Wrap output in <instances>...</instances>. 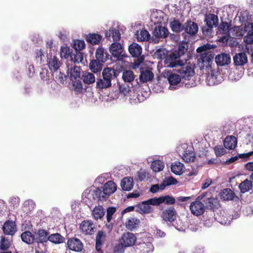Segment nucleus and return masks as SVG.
I'll return each mask as SVG.
<instances>
[{"label": "nucleus", "instance_id": "f257e3e1", "mask_svg": "<svg viewBox=\"0 0 253 253\" xmlns=\"http://www.w3.org/2000/svg\"><path fill=\"white\" fill-rule=\"evenodd\" d=\"M186 62V60H175L167 63L168 67L175 68V70L180 74L181 78L188 80L194 75V70L190 65L184 66Z\"/></svg>", "mask_w": 253, "mask_h": 253}, {"label": "nucleus", "instance_id": "f03ea898", "mask_svg": "<svg viewBox=\"0 0 253 253\" xmlns=\"http://www.w3.org/2000/svg\"><path fill=\"white\" fill-rule=\"evenodd\" d=\"M179 153L182 160L187 163L193 162L196 159L193 146L184 143L181 145Z\"/></svg>", "mask_w": 253, "mask_h": 253}, {"label": "nucleus", "instance_id": "7ed1b4c3", "mask_svg": "<svg viewBox=\"0 0 253 253\" xmlns=\"http://www.w3.org/2000/svg\"><path fill=\"white\" fill-rule=\"evenodd\" d=\"M200 58L198 59L201 69H206V72H209L211 68V60L213 56L211 52H202Z\"/></svg>", "mask_w": 253, "mask_h": 253}, {"label": "nucleus", "instance_id": "20e7f679", "mask_svg": "<svg viewBox=\"0 0 253 253\" xmlns=\"http://www.w3.org/2000/svg\"><path fill=\"white\" fill-rule=\"evenodd\" d=\"M202 199L201 196H199L196 200L192 202L190 206V210L191 213L196 216H199L203 214L205 211V206L201 201Z\"/></svg>", "mask_w": 253, "mask_h": 253}, {"label": "nucleus", "instance_id": "39448f33", "mask_svg": "<svg viewBox=\"0 0 253 253\" xmlns=\"http://www.w3.org/2000/svg\"><path fill=\"white\" fill-rule=\"evenodd\" d=\"M136 237L130 232H126L123 234L119 242L122 247L127 248L133 246L136 241Z\"/></svg>", "mask_w": 253, "mask_h": 253}, {"label": "nucleus", "instance_id": "423d86ee", "mask_svg": "<svg viewBox=\"0 0 253 253\" xmlns=\"http://www.w3.org/2000/svg\"><path fill=\"white\" fill-rule=\"evenodd\" d=\"M117 190V185L112 181H108L105 183L103 186L100 189V196L102 201L110 195L114 193Z\"/></svg>", "mask_w": 253, "mask_h": 253}, {"label": "nucleus", "instance_id": "0eeeda50", "mask_svg": "<svg viewBox=\"0 0 253 253\" xmlns=\"http://www.w3.org/2000/svg\"><path fill=\"white\" fill-rule=\"evenodd\" d=\"M187 43L186 42H182L178 45V49L175 50L171 53L169 56V58L167 59L168 62L170 61L178 60L177 59L181 56L183 55L187 50Z\"/></svg>", "mask_w": 253, "mask_h": 253}, {"label": "nucleus", "instance_id": "6e6552de", "mask_svg": "<svg viewBox=\"0 0 253 253\" xmlns=\"http://www.w3.org/2000/svg\"><path fill=\"white\" fill-rule=\"evenodd\" d=\"M100 193V189L99 188L86 189L83 193V196L91 202H93L95 200L102 201Z\"/></svg>", "mask_w": 253, "mask_h": 253}, {"label": "nucleus", "instance_id": "1a4fd4ad", "mask_svg": "<svg viewBox=\"0 0 253 253\" xmlns=\"http://www.w3.org/2000/svg\"><path fill=\"white\" fill-rule=\"evenodd\" d=\"M67 246L68 248L76 252H81L83 249V244L81 240L77 238H72L68 240Z\"/></svg>", "mask_w": 253, "mask_h": 253}, {"label": "nucleus", "instance_id": "9d476101", "mask_svg": "<svg viewBox=\"0 0 253 253\" xmlns=\"http://www.w3.org/2000/svg\"><path fill=\"white\" fill-rule=\"evenodd\" d=\"M82 232L85 235H91L95 232V226L93 222L87 220L83 221L80 226Z\"/></svg>", "mask_w": 253, "mask_h": 253}, {"label": "nucleus", "instance_id": "9b49d317", "mask_svg": "<svg viewBox=\"0 0 253 253\" xmlns=\"http://www.w3.org/2000/svg\"><path fill=\"white\" fill-rule=\"evenodd\" d=\"M148 162L151 163V169L155 172H158L162 171L164 168V163L160 160H158L157 156H154L152 158H148Z\"/></svg>", "mask_w": 253, "mask_h": 253}, {"label": "nucleus", "instance_id": "f8f14e48", "mask_svg": "<svg viewBox=\"0 0 253 253\" xmlns=\"http://www.w3.org/2000/svg\"><path fill=\"white\" fill-rule=\"evenodd\" d=\"M161 216L164 220L172 222L176 219V213L174 209L170 207L164 210Z\"/></svg>", "mask_w": 253, "mask_h": 253}, {"label": "nucleus", "instance_id": "ddd939ff", "mask_svg": "<svg viewBox=\"0 0 253 253\" xmlns=\"http://www.w3.org/2000/svg\"><path fill=\"white\" fill-rule=\"evenodd\" d=\"M175 199L169 196H161L159 198H153L150 201L152 204L158 205L162 203H165L168 205H172L175 203Z\"/></svg>", "mask_w": 253, "mask_h": 253}, {"label": "nucleus", "instance_id": "4468645a", "mask_svg": "<svg viewBox=\"0 0 253 253\" xmlns=\"http://www.w3.org/2000/svg\"><path fill=\"white\" fill-rule=\"evenodd\" d=\"M215 62L218 65L225 66L231 62V57L229 54L222 53L215 57Z\"/></svg>", "mask_w": 253, "mask_h": 253}, {"label": "nucleus", "instance_id": "2eb2a0df", "mask_svg": "<svg viewBox=\"0 0 253 253\" xmlns=\"http://www.w3.org/2000/svg\"><path fill=\"white\" fill-rule=\"evenodd\" d=\"M233 61L236 66H243L248 62V57L245 52H240L235 55Z\"/></svg>", "mask_w": 253, "mask_h": 253}, {"label": "nucleus", "instance_id": "dca6fc26", "mask_svg": "<svg viewBox=\"0 0 253 253\" xmlns=\"http://www.w3.org/2000/svg\"><path fill=\"white\" fill-rule=\"evenodd\" d=\"M153 34L157 38H165L168 36L169 31L165 27L159 25L155 27Z\"/></svg>", "mask_w": 253, "mask_h": 253}, {"label": "nucleus", "instance_id": "f3484780", "mask_svg": "<svg viewBox=\"0 0 253 253\" xmlns=\"http://www.w3.org/2000/svg\"><path fill=\"white\" fill-rule=\"evenodd\" d=\"M2 229L5 234L12 235L16 231V224L12 221H7L4 223Z\"/></svg>", "mask_w": 253, "mask_h": 253}, {"label": "nucleus", "instance_id": "a211bd4d", "mask_svg": "<svg viewBox=\"0 0 253 253\" xmlns=\"http://www.w3.org/2000/svg\"><path fill=\"white\" fill-rule=\"evenodd\" d=\"M184 30L188 34L194 35L198 31V26L197 23L193 21H188L184 26Z\"/></svg>", "mask_w": 253, "mask_h": 253}, {"label": "nucleus", "instance_id": "6ab92c4d", "mask_svg": "<svg viewBox=\"0 0 253 253\" xmlns=\"http://www.w3.org/2000/svg\"><path fill=\"white\" fill-rule=\"evenodd\" d=\"M110 51L114 57L119 58L123 56V48L120 43L115 42L110 47Z\"/></svg>", "mask_w": 253, "mask_h": 253}, {"label": "nucleus", "instance_id": "aec40b11", "mask_svg": "<svg viewBox=\"0 0 253 253\" xmlns=\"http://www.w3.org/2000/svg\"><path fill=\"white\" fill-rule=\"evenodd\" d=\"M211 71V73H209L207 76L206 82L209 85H213L215 84H218L220 83V81L218 80V73L215 71Z\"/></svg>", "mask_w": 253, "mask_h": 253}, {"label": "nucleus", "instance_id": "412c9836", "mask_svg": "<svg viewBox=\"0 0 253 253\" xmlns=\"http://www.w3.org/2000/svg\"><path fill=\"white\" fill-rule=\"evenodd\" d=\"M48 232L44 229H40L36 233V239L37 242L43 243L49 239Z\"/></svg>", "mask_w": 253, "mask_h": 253}, {"label": "nucleus", "instance_id": "4be33fe9", "mask_svg": "<svg viewBox=\"0 0 253 253\" xmlns=\"http://www.w3.org/2000/svg\"><path fill=\"white\" fill-rule=\"evenodd\" d=\"M48 65L51 71H57L61 65L60 61L55 56H51L48 58Z\"/></svg>", "mask_w": 253, "mask_h": 253}, {"label": "nucleus", "instance_id": "5701e85b", "mask_svg": "<svg viewBox=\"0 0 253 253\" xmlns=\"http://www.w3.org/2000/svg\"><path fill=\"white\" fill-rule=\"evenodd\" d=\"M154 75L152 72L149 69H146L141 71L139 80L142 83H146L151 81Z\"/></svg>", "mask_w": 253, "mask_h": 253}, {"label": "nucleus", "instance_id": "b1692460", "mask_svg": "<svg viewBox=\"0 0 253 253\" xmlns=\"http://www.w3.org/2000/svg\"><path fill=\"white\" fill-rule=\"evenodd\" d=\"M134 185L133 180L130 177H125L122 179L121 186L124 191H130Z\"/></svg>", "mask_w": 253, "mask_h": 253}, {"label": "nucleus", "instance_id": "393cba45", "mask_svg": "<svg viewBox=\"0 0 253 253\" xmlns=\"http://www.w3.org/2000/svg\"><path fill=\"white\" fill-rule=\"evenodd\" d=\"M128 50L132 57H138L141 55L142 49L140 45L134 42L129 45Z\"/></svg>", "mask_w": 253, "mask_h": 253}, {"label": "nucleus", "instance_id": "a878e982", "mask_svg": "<svg viewBox=\"0 0 253 253\" xmlns=\"http://www.w3.org/2000/svg\"><path fill=\"white\" fill-rule=\"evenodd\" d=\"M153 198L144 201L139 205V208L142 212L144 213H150L153 211V208L151 205L157 206V204L151 203L152 202L150 201Z\"/></svg>", "mask_w": 253, "mask_h": 253}, {"label": "nucleus", "instance_id": "bb28decb", "mask_svg": "<svg viewBox=\"0 0 253 253\" xmlns=\"http://www.w3.org/2000/svg\"><path fill=\"white\" fill-rule=\"evenodd\" d=\"M96 58L100 62H105L109 59V54L102 47H99L95 53Z\"/></svg>", "mask_w": 253, "mask_h": 253}, {"label": "nucleus", "instance_id": "cd10ccee", "mask_svg": "<svg viewBox=\"0 0 253 253\" xmlns=\"http://www.w3.org/2000/svg\"><path fill=\"white\" fill-rule=\"evenodd\" d=\"M102 36L100 35L95 33L89 34L86 36V41L93 45L100 43Z\"/></svg>", "mask_w": 253, "mask_h": 253}, {"label": "nucleus", "instance_id": "c85d7f7f", "mask_svg": "<svg viewBox=\"0 0 253 253\" xmlns=\"http://www.w3.org/2000/svg\"><path fill=\"white\" fill-rule=\"evenodd\" d=\"M237 142V140L235 136H228L224 139V146L227 149H233L236 146Z\"/></svg>", "mask_w": 253, "mask_h": 253}, {"label": "nucleus", "instance_id": "c756f323", "mask_svg": "<svg viewBox=\"0 0 253 253\" xmlns=\"http://www.w3.org/2000/svg\"><path fill=\"white\" fill-rule=\"evenodd\" d=\"M185 167L183 164L179 162H176L171 166V170L176 175H181L185 171Z\"/></svg>", "mask_w": 253, "mask_h": 253}, {"label": "nucleus", "instance_id": "7c9ffc66", "mask_svg": "<svg viewBox=\"0 0 253 253\" xmlns=\"http://www.w3.org/2000/svg\"><path fill=\"white\" fill-rule=\"evenodd\" d=\"M102 76L104 78L111 82V80L116 77V72L113 69L106 68L102 72Z\"/></svg>", "mask_w": 253, "mask_h": 253}, {"label": "nucleus", "instance_id": "2f4dec72", "mask_svg": "<svg viewBox=\"0 0 253 253\" xmlns=\"http://www.w3.org/2000/svg\"><path fill=\"white\" fill-rule=\"evenodd\" d=\"M106 235L100 230L99 231L96 237V249L99 251L101 249L102 244L105 241Z\"/></svg>", "mask_w": 253, "mask_h": 253}, {"label": "nucleus", "instance_id": "473e14b6", "mask_svg": "<svg viewBox=\"0 0 253 253\" xmlns=\"http://www.w3.org/2000/svg\"><path fill=\"white\" fill-rule=\"evenodd\" d=\"M206 21L208 26L211 28L213 26H216L218 23L217 16L213 14H209L206 16Z\"/></svg>", "mask_w": 253, "mask_h": 253}, {"label": "nucleus", "instance_id": "72a5a7b5", "mask_svg": "<svg viewBox=\"0 0 253 253\" xmlns=\"http://www.w3.org/2000/svg\"><path fill=\"white\" fill-rule=\"evenodd\" d=\"M179 8L182 11V14L186 15L191 10V4L188 0H181L179 2Z\"/></svg>", "mask_w": 253, "mask_h": 253}, {"label": "nucleus", "instance_id": "f704fd0d", "mask_svg": "<svg viewBox=\"0 0 253 253\" xmlns=\"http://www.w3.org/2000/svg\"><path fill=\"white\" fill-rule=\"evenodd\" d=\"M105 36L106 38H109L112 36L114 41H118L121 38V34L118 30L111 28L105 33Z\"/></svg>", "mask_w": 253, "mask_h": 253}, {"label": "nucleus", "instance_id": "c9c22d12", "mask_svg": "<svg viewBox=\"0 0 253 253\" xmlns=\"http://www.w3.org/2000/svg\"><path fill=\"white\" fill-rule=\"evenodd\" d=\"M168 80L170 84V89H173L174 87L172 86L177 85L180 83L181 77L175 74H171L168 77Z\"/></svg>", "mask_w": 253, "mask_h": 253}, {"label": "nucleus", "instance_id": "e433bc0d", "mask_svg": "<svg viewBox=\"0 0 253 253\" xmlns=\"http://www.w3.org/2000/svg\"><path fill=\"white\" fill-rule=\"evenodd\" d=\"M104 210L101 206L95 207L92 211V215L96 220L101 219L104 216Z\"/></svg>", "mask_w": 253, "mask_h": 253}, {"label": "nucleus", "instance_id": "4c0bfd02", "mask_svg": "<svg viewBox=\"0 0 253 253\" xmlns=\"http://www.w3.org/2000/svg\"><path fill=\"white\" fill-rule=\"evenodd\" d=\"M139 224V219L134 217L129 218L126 223V228L130 230L137 227Z\"/></svg>", "mask_w": 253, "mask_h": 253}, {"label": "nucleus", "instance_id": "58836bf2", "mask_svg": "<svg viewBox=\"0 0 253 253\" xmlns=\"http://www.w3.org/2000/svg\"><path fill=\"white\" fill-rule=\"evenodd\" d=\"M48 241L55 244H59L65 242V238L59 233H54L49 235Z\"/></svg>", "mask_w": 253, "mask_h": 253}, {"label": "nucleus", "instance_id": "ea45409f", "mask_svg": "<svg viewBox=\"0 0 253 253\" xmlns=\"http://www.w3.org/2000/svg\"><path fill=\"white\" fill-rule=\"evenodd\" d=\"M220 197L224 201L232 200L234 197V193L231 190L226 188L220 193Z\"/></svg>", "mask_w": 253, "mask_h": 253}, {"label": "nucleus", "instance_id": "a19ab883", "mask_svg": "<svg viewBox=\"0 0 253 253\" xmlns=\"http://www.w3.org/2000/svg\"><path fill=\"white\" fill-rule=\"evenodd\" d=\"M154 249L153 245L150 242L143 243L139 246L141 253H152L154 251Z\"/></svg>", "mask_w": 253, "mask_h": 253}, {"label": "nucleus", "instance_id": "79ce46f5", "mask_svg": "<svg viewBox=\"0 0 253 253\" xmlns=\"http://www.w3.org/2000/svg\"><path fill=\"white\" fill-rule=\"evenodd\" d=\"M244 41L246 44L245 51L248 53H250V50L252 51V50L250 45L253 44V34L248 33V34L244 38Z\"/></svg>", "mask_w": 253, "mask_h": 253}, {"label": "nucleus", "instance_id": "37998d69", "mask_svg": "<svg viewBox=\"0 0 253 253\" xmlns=\"http://www.w3.org/2000/svg\"><path fill=\"white\" fill-rule=\"evenodd\" d=\"M21 238L24 242L28 244L33 243L35 240L34 236L30 231L23 232L21 235Z\"/></svg>", "mask_w": 253, "mask_h": 253}, {"label": "nucleus", "instance_id": "c03bdc74", "mask_svg": "<svg viewBox=\"0 0 253 253\" xmlns=\"http://www.w3.org/2000/svg\"><path fill=\"white\" fill-rule=\"evenodd\" d=\"M82 79L85 84H93L95 81V78L92 73L85 72L82 76Z\"/></svg>", "mask_w": 253, "mask_h": 253}, {"label": "nucleus", "instance_id": "a18cd8bd", "mask_svg": "<svg viewBox=\"0 0 253 253\" xmlns=\"http://www.w3.org/2000/svg\"><path fill=\"white\" fill-rule=\"evenodd\" d=\"M175 219L176 221H173L172 225L175 228V229L179 231H185L187 226V223L185 222H183L179 218L177 219L176 218Z\"/></svg>", "mask_w": 253, "mask_h": 253}, {"label": "nucleus", "instance_id": "49530a36", "mask_svg": "<svg viewBox=\"0 0 253 253\" xmlns=\"http://www.w3.org/2000/svg\"><path fill=\"white\" fill-rule=\"evenodd\" d=\"M204 201L205 203V208L212 210L217 208L218 206V201L216 198H209Z\"/></svg>", "mask_w": 253, "mask_h": 253}, {"label": "nucleus", "instance_id": "de8ad7c7", "mask_svg": "<svg viewBox=\"0 0 253 253\" xmlns=\"http://www.w3.org/2000/svg\"><path fill=\"white\" fill-rule=\"evenodd\" d=\"M252 187V182L248 179H246L241 182L239 186L241 192L243 193L249 191L251 189Z\"/></svg>", "mask_w": 253, "mask_h": 253}, {"label": "nucleus", "instance_id": "09e8293b", "mask_svg": "<svg viewBox=\"0 0 253 253\" xmlns=\"http://www.w3.org/2000/svg\"><path fill=\"white\" fill-rule=\"evenodd\" d=\"M122 78L125 82L130 83L134 80L135 75L132 71L126 70L123 73Z\"/></svg>", "mask_w": 253, "mask_h": 253}, {"label": "nucleus", "instance_id": "8fccbe9b", "mask_svg": "<svg viewBox=\"0 0 253 253\" xmlns=\"http://www.w3.org/2000/svg\"><path fill=\"white\" fill-rule=\"evenodd\" d=\"M137 39L138 41H147L150 38V35L146 30H142L140 32H137Z\"/></svg>", "mask_w": 253, "mask_h": 253}, {"label": "nucleus", "instance_id": "3c124183", "mask_svg": "<svg viewBox=\"0 0 253 253\" xmlns=\"http://www.w3.org/2000/svg\"><path fill=\"white\" fill-rule=\"evenodd\" d=\"M102 65V64L99 62L93 60L89 64V68L92 72L96 73L101 71Z\"/></svg>", "mask_w": 253, "mask_h": 253}, {"label": "nucleus", "instance_id": "603ef678", "mask_svg": "<svg viewBox=\"0 0 253 253\" xmlns=\"http://www.w3.org/2000/svg\"><path fill=\"white\" fill-rule=\"evenodd\" d=\"M111 85L110 81L103 77V79H98L96 82V86L100 89L106 88Z\"/></svg>", "mask_w": 253, "mask_h": 253}, {"label": "nucleus", "instance_id": "864d4df0", "mask_svg": "<svg viewBox=\"0 0 253 253\" xmlns=\"http://www.w3.org/2000/svg\"><path fill=\"white\" fill-rule=\"evenodd\" d=\"M70 77L71 80L76 79L80 78L81 70L79 67L74 65L70 69Z\"/></svg>", "mask_w": 253, "mask_h": 253}, {"label": "nucleus", "instance_id": "5fc2aeb1", "mask_svg": "<svg viewBox=\"0 0 253 253\" xmlns=\"http://www.w3.org/2000/svg\"><path fill=\"white\" fill-rule=\"evenodd\" d=\"M219 30L220 32L224 34L230 35L232 29H230L229 25L227 22H222L219 25Z\"/></svg>", "mask_w": 253, "mask_h": 253}, {"label": "nucleus", "instance_id": "6e6d98bb", "mask_svg": "<svg viewBox=\"0 0 253 253\" xmlns=\"http://www.w3.org/2000/svg\"><path fill=\"white\" fill-rule=\"evenodd\" d=\"M170 27L173 32H178L184 30L183 26L179 21H173L170 23Z\"/></svg>", "mask_w": 253, "mask_h": 253}, {"label": "nucleus", "instance_id": "4d7b16f0", "mask_svg": "<svg viewBox=\"0 0 253 253\" xmlns=\"http://www.w3.org/2000/svg\"><path fill=\"white\" fill-rule=\"evenodd\" d=\"M85 44L83 40H75L74 41L73 47L76 51H80L85 48Z\"/></svg>", "mask_w": 253, "mask_h": 253}, {"label": "nucleus", "instance_id": "13d9d810", "mask_svg": "<svg viewBox=\"0 0 253 253\" xmlns=\"http://www.w3.org/2000/svg\"><path fill=\"white\" fill-rule=\"evenodd\" d=\"M71 58L74 63H80L83 60V55L80 51H76V53L71 55Z\"/></svg>", "mask_w": 253, "mask_h": 253}, {"label": "nucleus", "instance_id": "bf43d9fd", "mask_svg": "<svg viewBox=\"0 0 253 253\" xmlns=\"http://www.w3.org/2000/svg\"><path fill=\"white\" fill-rule=\"evenodd\" d=\"M231 34L237 37L243 36V33L242 28L240 26L234 27L231 31Z\"/></svg>", "mask_w": 253, "mask_h": 253}, {"label": "nucleus", "instance_id": "052dcab7", "mask_svg": "<svg viewBox=\"0 0 253 253\" xmlns=\"http://www.w3.org/2000/svg\"><path fill=\"white\" fill-rule=\"evenodd\" d=\"M148 173L145 169H141L137 172L136 177L138 180L142 181L148 177Z\"/></svg>", "mask_w": 253, "mask_h": 253}, {"label": "nucleus", "instance_id": "680f3d73", "mask_svg": "<svg viewBox=\"0 0 253 253\" xmlns=\"http://www.w3.org/2000/svg\"><path fill=\"white\" fill-rule=\"evenodd\" d=\"M214 151L216 156L219 157L223 155L226 153L224 146L221 145L216 146L214 148Z\"/></svg>", "mask_w": 253, "mask_h": 253}, {"label": "nucleus", "instance_id": "e2e57ef3", "mask_svg": "<svg viewBox=\"0 0 253 253\" xmlns=\"http://www.w3.org/2000/svg\"><path fill=\"white\" fill-rule=\"evenodd\" d=\"M70 54V48L67 46H61L60 48V56L62 58H67Z\"/></svg>", "mask_w": 253, "mask_h": 253}, {"label": "nucleus", "instance_id": "0e129e2a", "mask_svg": "<svg viewBox=\"0 0 253 253\" xmlns=\"http://www.w3.org/2000/svg\"><path fill=\"white\" fill-rule=\"evenodd\" d=\"M73 89L77 92H81L83 89L81 81L78 80L73 82Z\"/></svg>", "mask_w": 253, "mask_h": 253}, {"label": "nucleus", "instance_id": "69168bd1", "mask_svg": "<svg viewBox=\"0 0 253 253\" xmlns=\"http://www.w3.org/2000/svg\"><path fill=\"white\" fill-rule=\"evenodd\" d=\"M177 183V181L172 177H166L164 180L162 184L164 185L165 188L167 186H169L171 184H175Z\"/></svg>", "mask_w": 253, "mask_h": 253}, {"label": "nucleus", "instance_id": "338daca9", "mask_svg": "<svg viewBox=\"0 0 253 253\" xmlns=\"http://www.w3.org/2000/svg\"><path fill=\"white\" fill-rule=\"evenodd\" d=\"M165 189L164 185H163L162 183L160 184H154L150 188V191L153 193H155L159 192L160 190H163Z\"/></svg>", "mask_w": 253, "mask_h": 253}, {"label": "nucleus", "instance_id": "774afa93", "mask_svg": "<svg viewBox=\"0 0 253 253\" xmlns=\"http://www.w3.org/2000/svg\"><path fill=\"white\" fill-rule=\"evenodd\" d=\"M116 211V209L114 207H110L107 210V220L110 222L112 219V215Z\"/></svg>", "mask_w": 253, "mask_h": 253}]
</instances>
